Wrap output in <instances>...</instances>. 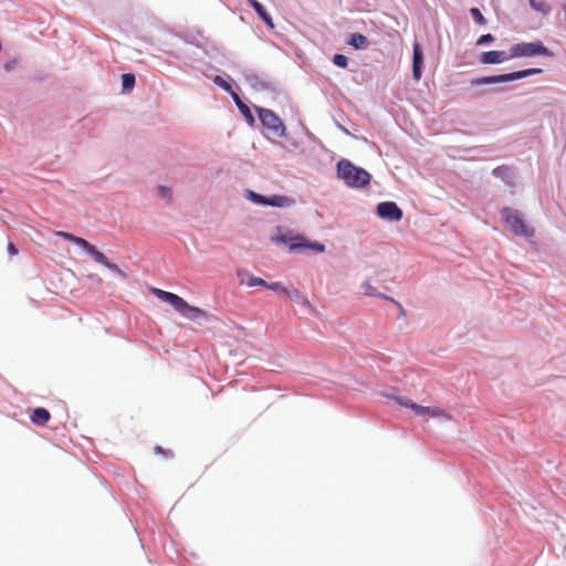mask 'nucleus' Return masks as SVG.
<instances>
[{"label":"nucleus","mask_w":566,"mask_h":566,"mask_svg":"<svg viewBox=\"0 0 566 566\" xmlns=\"http://www.w3.org/2000/svg\"><path fill=\"white\" fill-rule=\"evenodd\" d=\"M337 174L349 187H364L370 181L368 171L355 166L347 159H342L337 164Z\"/></svg>","instance_id":"nucleus-4"},{"label":"nucleus","mask_w":566,"mask_h":566,"mask_svg":"<svg viewBox=\"0 0 566 566\" xmlns=\"http://www.w3.org/2000/svg\"><path fill=\"white\" fill-rule=\"evenodd\" d=\"M55 234L57 237L65 239L66 241H70L81 247L87 254H90L94 259V261L104 265L105 268L109 269L111 271L115 272L122 277H126V274L118 268L117 264L109 262L106 255L103 252L98 251L96 247L90 243L87 240L65 231H56Z\"/></svg>","instance_id":"nucleus-2"},{"label":"nucleus","mask_w":566,"mask_h":566,"mask_svg":"<svg viewBox=\"0 0 566 566\" xmlns=\"http://www.w3.org/2000/svg\"><path fill=\"white\" fill-rule=\"evenodd\" d=\"M122 85L124 91H132L135 85V75L132 73L123 74Z\"/></svg>","instance_id":"nucleus-23"},{"label":"nucleus","mask_w":566,"mask_h":566,"mask_svg":"<svg viewBox=\"0 0 566 566\" xmlns=\"http://www.w3.org/2000/svg\"><path fill=\"white\" fill-rule=\"evenodd\" d=\"M510 59H513L511 53L507 54L505 51H488L481 54L480 62L483 64H500Z\"/></svg>","instance_id":"nucleus-11"},{"label":"nucleus","mask_w":566,"mask_h":566,"mask_svg":"<svg viewBox=\"0 0 566 566\" xmlns=\"http://www.w3.org/2000/svg\"><path fill=\"white\" fill-rule=\"evenodd\" d=\"M470 13H471L473 20L475 21V23H478L480 25L486 24V19L484 18V15L481 13V11L478 8H471Z\"/></svg>","instance_id":"nucleus-24"},{"label":"nucleus","mask_w":566,"mask_h":566,"mask_svg":"<svg viewBox=\"0 0 566 566\" xmlns=\"http://www.w3.org/2000/svg\"><path fill=\"white\" fill-rule=\"evenodd\" d=\"M291 203H292V199H290L286 196L275 195L268 199V206H272V207H285V206H290Z\"/></svg>","instance_id":"nucleus-20"},{"label":"nucleus","mask_w":566,"mask_h":566,"mask_svg":"<svg viewBox=\"0 0 566 566\" xmlns=\"http://www.w3.org/2000/svg\"><path fill=\"white\" fill-rule=\"evenodd\" d=\"M377 214L388 221H400L403 216L402 210L394 201L378 203Z\"/></svg>","instance_id":"nucleus-9"},{"label":"nucleus","mask_w":566,"mask_h":566,"mask_svg":"<svg viewBox=\"0 0 566 566\" xmlns=\"http://www.w3.org/2000/svg\"><path fill=\"white\" fill-rule=\"evenodd\" d=\"M262 125L276 136L285 134V126L281 118L271 109L256 108Z\"/></svg>","instance_id":"nucleus-8"},{"label":"nucleus","mask_w":566,"mask_h":566,"mask_svg":"<svg viewBox=\"0 0 566 566\" xmlns=\"http://www.w3.org/2000/svg\"><path fill=\"white\" fill-rule=\"evenodd\" d=\"M231 95H232V98H233L234 103L237 104V106H238L239 111L241 112V114H242V115H243V116H244V117H245L250 123H252V122L254 120V118H253V115H252L251 109L249 108V106H248V105H245V104L241 101V98L239 97V95H238V94H235V93H231Z\"/></svg>","instance_id":"nucleus-18"},{"label":"nucleus","mask_w":566,"mask_h":566,"mask_svg":"<svg viewBox=\"0 0 566 566\" xmlns=\"http://www.w3.org/2000/svg\"><path fill=\"white\" fill-rule=\"evenodd\" d=\"M361 287H363V293H364L365 295H368V296H375V297H382V298L389 300V297H388V296H386V295H384V294L379 293V292L377 291V289H376V287H374V286L370 284V282H368V281H367V282H365V283H363Z\"/></svg>","instance_id":"nucleus-21"},{"label":"nucleus","mask_w":566,"mask_h":566,"mask_svg":"<svg viewBox=\"0 0 566 566\" xmlns=\"http://www.w3.org/2000/svg\"><path fill=\"white\" fill-rule=\"evenodd\" d=\"M423 55L419 43L413 44L412 75L416 81L422 76Z\"/></svg>","instance_id":"nucleus-12"},{"label":"nucleus","mask_w":566,"mask_h":566,"mask_svg":"<svg viewBox=\"0 0 566 566\" xmlns=\"http://www.w3.org/2000/svg\"><path fill=\"white\" fill-rule=\"evenodd\" d=\"M248 3L256 11L259 17L270 27L274 28L271 15L266 12L265 8L258 0H247Z\"/></svg>","instance_id":"nucleus-15"},{"label":"nucleus","mask_w":566,"mask_h":566,"mask_svg":"<svg viewBox=\"0 0 566 566\" xmlns=\"http://www.w3.org/2000/svg\"><path fill=\"white\" fill-rule=\"evenodd\" d=\"M530 4L535 11H538L543 14H548L551 11V6L544 0H530Z\"/></svg>","instance_id":"nucleus-22"},{"label":"nucleus","mask_w":566,"mask_h":566,"mask_svg":"<svg viewBox=\"0 0 566 566\" xmlns=\"http://www.w3.org/2000/svg\"><path fill=\"white\" fill-rule=\"evenodd\" d=\"M158 191H159V193H160L163 197H167V198H169V197H170L169 190H168L167 188H165V187H159V188H158Z\"/></svg>","instance_id":"nucleus-32"},{"label":"nucleus","mask_w":566,"mask_h":566,"mask_svg":"<svg viewBox=\"0 0 566 566\" xmlns=\"http://www.w3.org/2000/svg\"><path fill=\"white\" fill-rule=\"evenodd\" d=\"M563 10H564V13H565V20H566V4L563 6Z\"/></svg>","instance_id":"nucleus-34"},{"label":"nucleus","mask_w":566,"mask_h":566,"mask_svg":"<svg viewBox=\"0 0 566 566\" xmlns=\"http://www.w3.org/2000/svg\"><path fill=\"white\" fill-rule=\"evenodd\" d=\"M284 294L289 298L295 301L296 303H300L302 305H310V301L307 300V297L293 286H289V289H284Z\"/></svg>","instance_id":"nucleus-17"},{"label":"nucleus","mask_w":566,"mask_h":566,"mask_svg":"<svg viewBox=\"0 0 566 566\" xmlns=\"http://www.w3.org/2000/svg\"><path fill=\"white\" fill-rule=\"evenodd\" d=\"M394 400H395L398 405H400V406H402V407H406V408H411L412 402H413L412 400H410V399H408V398H406V397H394Z\"/></svg>","instance_id":"nucleus-28"},{"label":"nucleus","mask_w":566,"mask_h":566,"mask_svg":"<svg viewBox=\"0 0 566 566\" xmlns=\"http://www.w3.org/2000/svg\"><path fill=\"white\" fill-rule=\"evenodd\" d=\"M8 252L10 255H17L18 254V249L15 248V245L13 243H9L8 244Z\"/></svg>","instance_id":"nucleus-31"},{"label":"nucleus","mask_w":566,"mask_h":566,"mask_svg":"<svg viewBox=\"0 0 566 566\" xmlns=\"http://www.w3.org/2000/svg\"><path fill=\"white\" fill-rule=\"evenodd\" d=\"M502 217L514 234L527 238L534 235V229L526 224L517 210L504 208L502 210Z\"/></svg>","instance_id":"nucleus-6"},{"label":"nucleus","mask_w":566,"mask_h":566,"mask_svg":"<svg viewBox=\"0 0 566 566\" xmlns=\"http://www.w3.org/2000/svg\"><path fill=\"white\" fill-rule=\"evenodd\" d=\"M245 275L247 276V280L244 281L242 279V283H245L248 286L250 287H253V286H263V287H266V282L261 279V277H258V276H254L252 274H249L247 272H243V271H239L238 272V275L241 276V275Z\"/></svg>","instance_id":"nucleus-19"},{"label":"nucleus","mask_w":566,"mask_h":566,"mask_svg":"<svg viewBox=\"0 0 566 566\" xmlns=\"http://www.w3.org/2000/svg\"><path fill=\"white\" fill-rule=\"evenodd\" d=\"M348 44L356 50H366L369 46V40L361 33H353Z\"/></svg>","instance_id":"nucleus-16"},{"label":"nucleus","mask_w":566,"mask_h":566,"mask_svg":"<svg viewBox=\"0 0 566 566\" xmlns=\"http://www.w3.org/2000/svg\"><path fill=\"white\" fill-rule=\"evenodd\" d=\"M274 240L286 244L291 252L310 248L316 252H324L325 245L318 242H310L304 235L293 230L277 227Z\"/></svg>","instance_id":"nucleus-3"},{"label":"nucleus","mask_w":566,"mask_h":566,"mask_svg":"<svg viewBox=\"0 0 566 566\" xmlns=\"http://www.w3.org/2000/svg\"><path fill=\"white\" fill-rule=\"evenodd\" d=\"M493 175L501 178L507 185H512L514 178V171L510 166L502 165L493 169Z\"/></svg>","instance_id":"nucleus-14"},{"label":"nucleus","mask_w":566,"mask_h":566,"mask_svg":"<svg viewBox=\"0 0 566 566\" xmlns=\"http://www.w3.org/2000/svg\"><path fill=\"white\" fill-rule=\"evenodd\" d=\"M251 198L256 203L268 206V199H269L268 197H264V196L259 195V193L251 192Z\"/></svg>","instance_id":"nucleus-29"},{"label":"nucleus","mask_w":566,"mask_h":566,"mask_svg":"<svg viewBox=\"0 0 566 566\" xmlns=\"http://www.w3.org/2000/svg\"><path fill=\"white\" fill-rule=\"evenodd\" d=\"M534 55L553 56V53L542 42H523L511 48L512 57Z\"/></svg>","instance_id":"nucleus-7"},{"label":"nucleus","mask_w":566,"mask_h":566,"mask_svg":"<svg viewBox=\"0 0 566 566\" xmlns=\"http://www.w3.org/2000/svg\"><path fill=\"white\" fill-rule=\"evenodd\" d=\"M155 450H156V452H158V453H163V454H165L166 457H171V455H172V452H171V451H166V450H164L161 447H156V449H155Z\"/></svg>","instance_id":"nucleus-33"},{"label":"nucleus","mask_w":566,"mask_h":566,"mask_svg":"<svg viewBox=\"0 0 566 566\" xmlns=\"http://www.w3.org/2000/svg\"><path fill=\"white\" fill-rule=\"evenodd\" d=\"M542 73L541 69H527L522 71H516L507 74H501V75H492V76H483L478 77L471 81V86H480V85H486V84H496V83H505L511 81L521 80L534 74Z\"/></svg>","instance_id":"nucleus-5"},{"label":"nucleus","mask_w":566,"mask_h":566,"mask_svg":"<svg viewBox=\"0 0 566 566\" xmlns=\"http://www.w3.org/2000/svg\"><path fill=\"white\" fill-rule=\"evenodd\" d=\"M50 418V412L45 408L41 407L35 408L30 416L31 421L36 426H44Z\"/></svg>","instance_id":"nucleus-13"},{"label":"nucleus","mask_w":566,"mask_h":566,"mask_svg":"<svg viewBox=\"0 0 566 566\" xmlns=\"http://www.w3.org/2000/svg\"><path fill=\"white\" fill-rule=\"evenodd\" d=\"M213 83L216 85H218L219 87L223 88L224 91H227L229 93H233L231 85L222 76H220V75L214 76Z\"/></svg>","instance_id":"nucleus-25"},{"label":"nucleus","mask_w":566,"mask_h":566,"mask_svg":"<svg viewBox=\"0 0 566 566\" xmlns=\"http://www.w3.org/2000/svg\"><path fill=\"white\" fill-rule=\"evenodd\" d=\"M333 62L335 65L345 69L348 64V59L343 54H335L333 57Z\"/></svg>","instance_id":"nucleus-26"},{"label":"nucleus","mask_w":566,"mask_h":566,"mask_svg":"<svg viewBox=\"0 0 566 566\" xmlns=\"http://www.w3.org/2000/svg\"><path fill=\"white\" fill-rule=\"evenodd\" d=\"M494 41V36L491 33L483 34L476 40L478 45H483Z\"/></svg>","instance_id":"nucleus-30"},{"label":"nucleus","mask_w":566,"mask_h":566,"mask_svg":"<svg viewBox=\"0 0 566 566\" xmlns=\"http://www.w3.org/2000/svg\"><path fill=\"white\" fill-rule=\"evenodd\" d=\"M266 287L272 291L282 292L283 294H284V289H289V286H284L280 282L266 283Z\"/></svg>","instance_id":"nucleus-27"},{"label":"nucleus","mask_w":566,"mask_h":566,"mask_svg":"<svg viewBox=\"0 0 566 566\" xmlns=\"http://www.w3.org/2000/svg\"><path fill=\"white\" fill-rule=\"evenodd\" d=\"M415 411L418 416H430L433 418H442L446 420H451V415L447 412L444 409H441L439 407H424L420 406L416 402H412V406L410 408Z\"/></svg>","instance_id":"nucleus-10"},{"label":"nucleus","mask_w":566,"mask_h":566,"mask_svg":"<svg viewBox=\"0 0 566 566\" xmlns=\"http://www.w3.org/2000/svg\"><path fill=\"white\" fill-rule=\"evenodd\" d=\"M151 293L158 297L159 300L170 304L177 312L180 314L188 316L192 319H201L207 318L209 314L199 307L189 305L182 297L177 294L163 291L160 289H151Z\"/></svg>","instance_id":"nucleus-1"}]
</instances>
